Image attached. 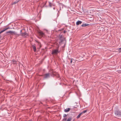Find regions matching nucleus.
Masks as SVG:
<instances>
[{"label":"nucleus","instance_id":"1","mask_svg":"<svg viewBox=\"0 0 121 121\" xmlns=\"http://www.w3.org/2000/svg\"><path fill=\"white\" fill-rule=\"evenodd\" d=\"M115 117L117 118L118 117H121V111L119 110L118 109H116L114 111Z\"/></svg>","mask_w":121,"mask_h":121},{"label":"nucleus","instance_id":"2","mask_svg":"<svg viewBox=\"0 0 121 121\" xmlns=\"http://www.w3.org/2000/svg\"><path fill=\"white\" fill-rule=\"evenodd\" d=\"M50 74L49 73H46L43 75H40V76H43V78L44 79H46L49 78L50 77Z\"/></svg>","mask_w":121,"mask_h":121},{"label":"nucleus","instance_id":"3","mask_svg":"<svg viewBox=\"0 0 121 121\" xmlns=\"http://www.w3.org/2000/svg\"><path fill=\"white\" fill-rule=\"evenodd\" d=\"M59 38L60 40V41L59 42V43H60L63 42L65 39V38H64L63 36L60 34L59 35Z\"/></svg>","mask_w":121,"mask_h":121},{"label":"nucleus","instance_id":"4","mask_svg":"<svg viewBox=\"0 0 121 121\" xmlns=\"http://www.w3.org/2000/svg\"><path fill=\"white\" fill-rule=\"evenodd\" d=\"M59 52L58 49H56L53 50L52 51V55H57Z\"/></svg>","mask_w":121,"mask_h":121},{"label":"nucleus","instance_id":"5","mask_svg":"<svg viewBox=\"0 0 121 121\" xmlns=\"http://www.w3.org/2000/svg\"><path fill=\"white\" fill-rule=\"evenodd\" d=\"M10 33V34L12 35L14 34L15 35H16L18 36L20 35L19 34H17L16 33H15L14 31H7L6 32V34Z\"/></svg>","mask_w":121,"mask_h":121},{"label":"nucleus","instance_id":"6","mask_svg":"<svg viewBox=\"0 0 121 121\" xmlns=\"http://www.w3.org/2000/svg\"><path fill=\"white\" fill-rule=\"evenodd\" d=\"M67 119V118H64L63 119V121H70L72 119V118L71 117H69L67 119V120H66Z\"/></svg>","mask_w":121,"mask_h":121},{"label":"nucleus","instance_id":"7","mask_svg":"<svg viewBox=\"0 0 121 121\" xmlns=\"http://www.w3.org/2000/svg\"><path fill=\"white\" fill-rule=\"evenodd\" d=\"M21 35L23 36H24L25 37H26V36H28V34L26 32L23 33Z\"/></svg>","mask_w":121,"mask_h":121},{"label":"nucleus","instance_id":"8","mask_svg":"<svg viewBox=\"0 0 121 121\" xmlns=\"http://www.w3.org/2000/svg\"><path fill=\"white\" fill-rule=\"evenodd\" d=\"M32 47L34 51L35 52H36V47L35 46V44L32 45Z\"/></svg>","mask_w":121,"mask_h":121},{"label":"nucleus","instance_id":"9","mask_svg":"<svg viewBox=\"0 0 121 121\" xmlns=\"http://www.w3.org/2000/svg\"><path fill=\"white\" fill-rule=\"evenodd\" d=\"M48 3H49V5H48L50 7H51L52 6H54L55 5V4L51 3V2H49Z\"/></svg>","mask_w":121,"mask_h":121},{"label":"nucleus","instance_id":"10","mask_svg":"<svg viewBox=\"0 0 121 121\" xmlns=\"http://www.w3.org/2000/svg\"><path fill=\"white\" fill-rule=\"evenodd\" d=\"M82 22L80 21H77L76 23V24L77 25H78L80 24H81Z\"/></svg>","mask_w":121,"mask_h":121},{"label":"nucleus","instance_id":"11","mask_svg":"<svg viewBox=\"0 0 121 121\" xmlns=\"http://www.w3.org/2000/svg\"><path fill=\"white\" fill-rule=\"evenodd\" d=\"M70 110V108H67L64 110V111L65 112H67L69 111Z\"/></svg>","mask_w":121,"mask_h":121},{"label":"nucleus","instance_id":"12","mask_svg":"<svg viewBox=\"0 0 121 121\" xmlns=\"http://www.w3.org/2000/svg\"><path fill=\"white\" fill-rule=\"evenodd\" d=\"M89 24L87 23H83L81 25V26L82 27H85L86 26H88L89 25Z\"/></svg>","mask_w":121,"mask_h":121},{"label":"nucleus","instance_id":"13","mask_svg":"<svg viewBox=\"0 0 121 121\" xmlns=\"http://www.w3.org/2000/svg\"><path fill=\"white\" fill-rule=\"evenodd\" d=\"M39 34L41 36H43L44 35V34L42 31H40L39 32Z\"/></svg>","mask_w":121,"mask_h":121},{"label":"nucleus","instance_id":"14","mask_svg":"<svg viewBox=\"0 0 121 121\" xmlns=\"http://www.w3.org/2000/svg\"><path fill=\"white\" fill-rule=\"evenodd\" d=\"M82 114V113L81 112L80 113L78 116L77 117V119H78L81 116Z\"/></svg>","mask_w":121,"mask_h":121},{"label":"nucleus","instance_id":"15","mask_svg":"<svg viewBox=\"0 0 121 121\" xmlns=\"http://www.w3.org/2000/svg\"><path fill=\"white\" fill-rule=\"evenodd\" d=\"M56 73H54V72H53L52 73V76H56Z\"/></svg>","mask_w":121,"mask_h":121},{"label":"nucleus","instance_id":"16","mask_svg":"<svg viewBox=\"0 0 121 121\" xmlns=\"http://www.w3.org/2000/svg\"><path fill=\"white\" fill-rule=\"evenodd\" d=\"M9 29V27H8L7 28H4L3 30L4 31H5L6 30H7V29Z\"/></svg>","mask_w":121,"mask_h":121},{"label":"nucleus","instance_id":"17","mask_svg":"<svg viewBox=\"0 0 121 121\" xmlns=\"http://www.w3.org/2000/svg\"><path fill=\"white\" fill-rule=\"evenodd\" d=\"M18 1H16L15 2H14L12 4H16V3H17L18 2Z\"/></svg>","mask_w":121,"mask_h":121},{"label":"nucleus","instance_id":"18","mask_svg":"<svg viewBox=\"0 0 121 121\" xmlns=\"http://www.w3.org/2000/svg\"><path fill=\"white\" fill-rule=\"evenodd\" d=\"M69 60L70 61L71 63H72L73 61H74V59H71V60L69 59Z\"/></svg>","mask_w":121,"mask_h":121},{"label":"nucleus","instance_id":"19","mask_svg":"<svg viewBox=\"0 0 121 121\" xmlns=\"http://www.w3.org/2000/svg\"><path fill=\"white\" fill-rule=\"evenodd\" d=\"M67 116V115L66 114H64L63 115V117L64 118H67V117H66Z\"/></svg>","mask_w":121,"mask_h":121},{"label":"nucleus","instance_id":"20","mask_svg":"<svg viewBox=\"0 0 121 121\" xmlns=\"http://www.w3.org/2000/svg\"><path fill=\"white\" fill-rule=\"evenodd\" d=\"M56 76L57 78H59V75L57 73H56Z\"/></svg>","mask_w":121,"mask_h":121},{"label":"nucleus","instance_id":"21","mask_svg":"<svg viewBox=\"0 0 121 121\" xmlns=\"http://www.w3.org/2000/svg\"><path fill=\"white\" fill-rule=\"evenodd\" d=\"M87 110H85L83 111L81 113H82V114H83V113H85V112H87Z\"/></svg>","mask_w":121,"mask_h":121},{"label":"nucleus","instance_id":"22","mask_svg":"<svg viewBox=\"0 0 121 121\" xmlns=\"http://www.w3.org/2000/svg\"><path fill=\"white\" fill-rule=\"evenodd\" d=\"M46 3H47V1H46V2L45 3H44L43 4H44V6H45V5L46 4Z\"/></svg>","mask_w":121,"mask_h":121},{"label":"nucleus","instance_id":"23","mask_svg":"<svg viewBox=\"0 0 121 121\" xmlns=\"http://www.w3.org/2000/svg\"><path fill=\"white\" fill-rule=\"evenodd\" d=\"M22 30H20V34L21 35L22 34V33H23L22 32Z\"/></svg>","mask_w":121,"mask_h":121},{"label":"nucleus","instance_id":"24","mask_svg":"<svg viewBox=\"0 0 121 121\" xmlns=\"http://www.w3.org/2000/svg\"><path fill=\"white\" fill-rule=\"evenodd\" d=\"M66 32V31L65 30H64V31L63 32L64 33H65Z\"/></svg>","mask_w":121,"mask_h":121},{"label":"nucleus","instance_id":"25","mask_svg":"<svg viewBox=\"0 0 121 121\" xmlns=\"http://www.w3.org/2000/svg\"><path fill=\"white\" fill-rule=\"evenodd\" d=\"M1 31L2 32H4V31L3 30H2Z\"/></svg>","mask_w":121,"mask_h":121},{"label":"nucleus","instance_id":"26","mask_svg":"<svg viewBox=\"0 0 121 121\" xmlns=\"http://www.w3.org/2000/svg\"><path fill=\"white\" fill-rule=\"evenodd\" d=\"M118 51L119 52V53H120L121 52L120 50H118Z\"/></svg>","mask_w":121,"mask_h":121},{"label":"nucleus","instance_id":"27","mask_svg":"<svg viewBox=\"0 0 121 121\" xmlns=\"http://www.w3.org/2000/svg\"><path fill=\"white\" fill-rule=\"evenodd\" d=\"M2 32L1 31L0 32V34H1V33H2Z\"/></svg>","mask_w":121,"mask_h":121},{"label":"nucleus","instance_id":"28","mask_svg":"<svg viewBox=\"0 0 121 121\" xmlns=\"http://www.w3.org/2000/svg\"><path fill=\"white\" fill-rule=\"evenodd\" d=\"M2 32L1 31L0 32V34H1V33H2Z\"/></svg>","mask_w":121,"mask_h":121},{"label":"nucleus","instance_id":"29","mask_svg":"<svg viewBox=\"0 0 121 121\" xmlns=\"http://www.w3.org/2000/svg\"><path fill=\"white\" fill-rule=\"evenodd\" d=\"M2 32L1 31L0 32V34H1V33H2Z\"/></svg>","mask_w":121,"mask_h":121},{"label":"nucleus","instance_id":"30","mask_svg":"<svg viewBox=\"0 0 121 121\" xmlns=\"http://www.w3.org/2000/svg\"><path fill=\"white\" fill-rule=\"evenodd\" d=\"M55 9V7H53V9L54 10V9Z\"/></svg>","mask_w":121,"mask_h":121},{"label":"nucleus","instance_id":"31","mask_svg":"<svg viewBox=\"0 0 121 121\" xmlns=\"http://www.w3.org/2000/svg\"><path fill=\"white\" fill-rule=\"evenodd\" d=\"M1 37V36H0V38Z\"/></svg>","mask_w":121,"mask_h":121},{"label":"nucleus","instance_id":"32","mask_svg":"<svg viewBox=\"0 0 121 121\" xmlns=\"http://www.w3.org/2000/svg\"><path fill=\"white\" fill-rule=\"evenodd\" d=\"M119 49H120V50H121V48H120Z\"/></svg>","mask_w":121,"mask_h":121},{"label":"nucleus","instance_id":"33","mask_svg":"<svg viewBox=\"0 0 121 121\" xmlns=\"http://www.w3.org/2000/svg\"><path fill=\"white\" fill-rule=\"evenodd\" d=\"M2 90V89H0V91H1V90Z\"/></svg>","mask_w":121,"mask_h":121},{"label":"nucleus","instance_id":"34","mask_svg":"<svg viewBox=\"0 0 121 121\" xmlns=\"http://www.w3.org/2000/svg\"><path fill=\"white\" fill-rule=\"evenodd\" d=\"M39 44H40V43H39Z\"/></svg>","mask_w":121,"mask_h":121},{"label":"nucleus","instance_id":"35","mask_svg":"<svg viewBox=\"0 0 121 121\" xmlns=\"http://www.w3.org/2000/svg\"><path fill=\"white\" fill-rule=\"evenodd\" d=\"M13 62H14V61H13Z\"/></svg>","mask_w":121,"mask_h":121},{"label":"nucleus","instance_id":"36","mask_svg":"<svg viewBox=\"0 0 121 121\" xmlns=\"http://www.w3.org/2000/svg\"><path fill=\"white\" fill-rule=\"evenodd\" d=\"M13 62H14V61H13Z\"/></svg>","mask_w":121,"mask_h":121},{"label":"nucleus","instance_id":"37","mask_svg":"<svg viewBox=\"0 0 121 121\" xmlns=\"http://www.w3.org/2000/svg\"><path fill=\"white\" fill-rule=\"evenodd\" d=\"M0 109H1V108H0Z\"/></svg>","mask_w":121,"mask_h":121}]
</instances>
